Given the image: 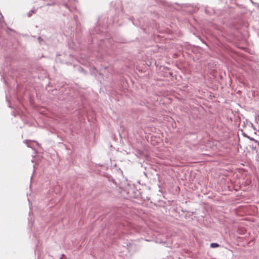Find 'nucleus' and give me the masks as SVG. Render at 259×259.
Returning <instances> with one entry per match:
<instances>
[{
  "instance_id": "obj_1",
  "label": "nucleus",
  "mask_w": 259,
  "mask_h": 259,
  "mask_svg": "<svg viewBox=\"0 0 259 259\" xmlns=\"http://www.w3.org/2000/svg\"><path fill=\"white\" fill-rule=\"evenodd\" d=\"M25 143L27 145V146L33 149H34V145H36V146H39V144L35 141H30V140H26L25 141Z\"/></svg>"
},
{
  "instance_id": "obj_2",
  "label": "nucleus",
  "mask_w": 259,
  "mask_h": 259,
  "mask_svg": "<svg viewBox=\"0 0 259 259\" xmlns=\"http://www.w3.org/2000/svg\"><path fill=\"white\" fill-rule=\"evenodd\" d=\"M35 11L36 10H31V11H30L28 14H27V16L28 17H30L31 16V15H32V14L35 13Z\"/></svg>"
},
{
  "instance_id": "obj_3",
  "label": "nucleus",
  "mask_w": 259,
  "mask_h": 259,
  "mask_svg": "<svg viewBox=\"0 0 259 259\" xmlns=\"http://www.w3.org/2000/svg\"><path fill=\"white\" fill-rule=\"evenodd\" d=\"M219 246V245L218 243H211L210 244V247L212 248H215Z\"/></svg>"
},
{
  "instance_id": "obj_4",
  "label": "nucleus",
  "mask_w": 259,
  "mask_h": 259,
  "mask_svg": "<svg viewBox=\"0 0 259 259\" xmlns=\"http://www.w3.org/2000/svg\"><path fill=\"white\" fill-rule=\"evenodd\" d=\"M258 117H259V115H257V116H255V120H256V121H257V120H258Z\"/></svg>"
},
{
  "instance_id": "obj_5",
  "label": "nucleus",
  "mask_w": 259,
  "mask_h": 259,
  "mask_svg": "<svg viewBox=\"0 0 259 259\" xmlns=\"http://www.w3.org/2000/svg\"><path fill=\"white\" fill-rule=\"evenodd\" d=\"M64 6H65V7L66 8L69 9V8H68V6L67 5V4H65V5H64Z\"/></svg>"
},
{
  "instance_id": "obj_6",
  "label": "nucleus",
  "mask_w": 259,
  "mask_h": 259,
  "mask_svg": "<svg viewBox=\"0 0 259 259\" xmlns=\"http://www.w3.org/2000/svg\"><path fill=\"white\" fill-rule=\"evenodd\" d=\"M51 4H47V6H51Z\"/></svg>"
},
{
  "instance_id": "obj_7",
  "label": "nucleus",
  "mask_w": 259,
  "mask_h": 259,
  "mask_svg": "<svg viewBox=\"0 0 259 259\" xmlns=\"http://www.w3.org/2000/svg\"><path fill=\"white\" fill-rule=\"evenodd\" d=\"M0 16H2V14L0 13Z\"/></svg>"
},
{
  "instance_id": "obj_8",
  "label": "nucleus",
  "mask_w": 259,
  "mask_h": 259,
  "mask_svg": "<svg viewBox=\"0 0 259 259\" xmlns=\"http://www.w3.org/2000/svg\"><path fill=\"white\" fill-rule=\"evenodd\" d=\"M258 146H259V142H258Z\"/></svg>"
}]
</instances>
